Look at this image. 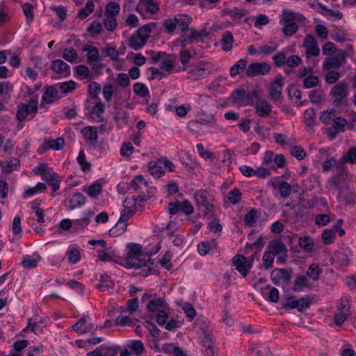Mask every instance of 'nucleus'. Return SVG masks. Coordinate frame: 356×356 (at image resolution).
I'll use <instances>...</instances> for the list:
<instances>
[{
	"mask_svg": "<svg viewBox=\"0 0 356 356\" xmlns=\"http://www.w3.org/2000/svg\"><path fill=\"white\" fill-rule=\"evenodd\" d=\"M127 253L124 259L125 266L128 268H142L148 264H152V254L143 252L142 246L138 243H130L127 245Z\"/></svg>",
	"mask_w": 356,
	"mask_h": 356,
	"instance_id": "nucleus-1",
	"label": "nucleus"
},
{
	"mask_svg": "<svg viewBox=\"0 0 356 356\" xmlns=\"http://www.w3.org/2000/svg\"><path fill=\"white\" fill-rule=\"evenodd\" d=\"M147 309L149 312L156 313V323L159 325L165 324L166 320L169 318V305L163 298L159 297L151 300L147 305Z\"/></svg>",
	"mask_w": 356,
	"mask_h": 356,
	"instance_id": "nucleus-2",
	"label": "nucleus"
},
{
	"mask_svg": "<svg viewBox=\"0 0 356 356\" xmlns=\"http://www.w3.org/2000/svg\"><path fill=\"white\" fill-rule=\"evenodd\" d=\"M348 94V84L344 81L340 82L331 89L330 95L333 98L332 104L340 112L347 111Z\"/></svg>",
	"mask_w": 356,
	"mask_h": 356,
	"instance_id": "nucleus-3",
	"label": "nucleus"
},
{
	"mask_svg": "<svg viewBox=\"0 0 356 356\" xmlns=\"http://www.w3.org/2000/svg\"><path fill=\"white\" fill-rule=\"evenodd\" d=\"M95 100V103L92 106L93 103L92 101L86 99L84 104V108L86 111V115L97 122H103L105 121V118L103 116L105 105L100 99Z\"/></svg>",
	"mask_w": 356,
	"mask_h": 356,
	"instance_id": "nucleus-4",
	"label": "nucleus"
},
{
	"mask_svg": "<svg viewBox=\"0 0 356 356\" xmlns=\"http://www.w3.org/2000/svg\"><path fill=\"white\" fill-rule=\"evenodd\" d=\"M196 204L203 209V213L208 214L213 209L214 197L212 194L206 190H198L194 193Z\"/></svg>",
	"mask_w": 356,
	"mask_h": 356,
	"instance_id": "nucleus-5",
	"label": "nucleus"
},
{
	"mask_svg": "<svg viewBox=\"0 0 356 356\" xmlns=\"http://www.w3.org/2000/svg\"><path fill=\"white\" fill-rule=\"evenodd\" d=\"M38 110V95L33 97L28 104L19 103L17 105L16 118L22 122L25 120L27 116L31 113H37Z\"/></svg>",
	"mask_w": 356,
	"mask_h": 356,
	"instance_id": "nucleus-6",
	"label": "nucleus"
},
{
	"mask_svg": "<svg viewBox=\"0 0 356 356\" xmlns=\"http://www.w3.org/2000/svg\"><path fill=\"white\" fill-rule=\"evenodd\" d=\"M181 38H184L185 42L193 43L202 41L203 38L208 36V32L205 29L200 31H196L193 28H188L181 32Z\"/></svg>",
	"mask_w": 356,
	"mask_h": 356,
	"instance_id": "nucleus-7",
	"label": "nucleus"
},
{
	"mask_svg": "<svg viewBox=\"0 0 356 356\" xmlns=\"http://www.w3.org/2000/svg\"><path fill=\"white\" fill-rule=\"evenodd\" d=\"M292 277V269L289 268H275L270 273L272 282L278 285L280 282L284 284H289Z\"/></svg>",
	"mask_w": 356,
	"mask_h": 356,
	"instance_id": "nucleus-8",
	"label": "nucleus"
},
{
	"mask_svg": "<svg viewBox=\"0 0 356 356\" xmlns=\"http://www.w3.org/2000/svg\"><path fill=\"white\" fill-rule=\"evenodd\" d=\"M183 70L186 71L189 74L188 79L193 81L204 79L209 74V70L202 65H189L188 66H185Z\"/></svg>",
	"mask_w": 356,
	"mask_h": 356,
	"instance_id": "nucleus-9",
	"label": "nucleus"
},
{
	"mask_svg": "<svg viewBox=\"0 0 356 356\" xmlns=\"http://www.w3.org/2000/svg\"><path fill=\"white\" fill-rule=\"evenodd\" d=\"M200 329L202 330V343L204 346L207 348L208 356H214V352L213 350V336L212 334V329L207 323L202 324Z\"/></svg>",
	"mask_w": 356,
	"mask_h": 356,
	"instance_id": "nucleus-10",
	"label": "nucleus"
},
{
	"mask_svg": "<svg viewBox=\"0 0 356 356\" xmlns=\"http://www.w3.org/2000/svg\"><path fill=\"white\" fill-rule=\"evenodd\" d=\"M270 70V66L266 62L253 63L250 64L246 70L245 74L248 77H254L257 75H264Z\"/></svg>",
	"mask_w": 356,
	"mask_h": 356,
	"instance_id": "nucleus-11",
	"label": "nucleus"
},
{
	"mask_svg": "<svg viewBox=\"0 0 356 356\" xmlns=\"http://www.w3.org/2000/svg\"><path fill=\"white\" fill-rule=\"evenodd\" d=\"M159 10V6L154 1H152L143 4H138V6L136 8V10L144 19L150 18V16L147 15V14L152 15L154 14H156Z\"/></svg>",
	"mask_w": 356,
	"mask_h": 356,
	"instance_id": "nucleus-12",
	"label": "nucleus"
},
{
	"mask_svg": "<svg viewBox=\"0 0 356 356\" xmlns=\"http://www.w3.org/2000/svg\"><path fill=\"white\" fill-rule=\"evenodd\" d=\"M284 86V79L280 75L270 85L268 94L272 100L277 101L282 97V88Z\"/></svg>",
	"mask_w": 356,
	"mask_h": 356,
	"instance_id": "nucleus-13",
	"label": "nucleus"
},
{
	"mask_svg": "<svg viewBox=\"0 0 356 356\" xmlns=\"http://www.w3.org/2000/svg\"><path fill=\"white\" fill-rule=\"evenodd\" d=\"M233 263L236 269L245 277L252 268L251 264L248 263V258L241 254H236L233 258Z\"/></svg>",
	"mask_w": 356,
	"mask_h": 356,
	"instance_id": "nucleus-14",
	"label": "nucleus"
},
{
	"mask_svg": "<svg viewBox=\"0 0 356 356\" xmlns=\"http://www.w3.org/2000/svg\"><path fill=\"white\" fill-rule=\"evenodd\" d=\"M304 47L306 49V55L307 58L317 56L320 54V49L318 47L317 42L312 35H307L305 38Z\"/></svg>",
	"mask_w": 356,
	"mask_h": 356,
	"instance_id": "nucleus-15",
	"label": "nucleus"
},
{
	"mask_svg": "<svg viewBox=\"0 0 356 356\" xmlns=\"http://www.w3.org/2000/svg\"><path fill=\"white\" fill-rule=\"evenodd\" d=\"M337 198L340 202L349 205L355 203L356 195L350 189V187L346 185L344 188H340Z\"/></svg>",
	"mask_w": 356,
	"mask_h": 356,
	"instance_id": "nucleus-16",
	"label": "nucleus"
},
{
	"mask_svg": "<svg viewBox=\"0 0 356 356\" xmlns=\"http://www.w3.org/2000/svg\"><path fill=\"white\" fill-rule=\"evenodd\" d=\"M305 19V17L301 14L296 13L292 10L285 8L282 10L280 23L296 22V21L302 22Z\"/></svg>",
	"mask_w": 356,
	"mask_h": 356,
	"instance_id": "nucleus-17",
	"label": "nucleus"
},
{
	"mask_svg": "<svg viewBox=\"0 0 356 356\" xmlns=\"http://www.w3.org/2000/svg\"><path fill=\"white\" fill-rule=\"evenodd\" d=\"M89 316H86L79 319L74 325L73 330L79 334H83L93 330L94 326L92 323H88Z\"/></svg>",
	"mask_w": 356,
	"mask_h": 356,
	"instance_id": "nucleus-18",
	"label": "nucleus"
},
{
	"mask_svg": "<svg viewBox=\"0 0 356 356\" xmlns=\"http://www.w3.org/2000/svg\"><path fill=\"white\" fill-rule=\"evenodd\" d=\"M51 70L56 73L62 74L64 76L70 75V67L60 59H56L51 62Z\"/></svg>",
	"mask_w": 356,
	"mask_h": 356,
	"instance_id": "nucleus-19",
	"label": "nucleus"
},
{
	"mask_svg": "<svg viewBox=\"0 0 356 356\" xmlns=\"http://www.w3.org/2000/svg\"><path fill=\"white\" fill-rule=\"evenodd\" d=\"M255 113L261 118L268 116L272 111V106L266 100H259L254 104Z\"/></svg>",
	"mask_w": 356,
	"mask_h": 356,
	"instance_id": "nucleus-20",
	"label": "nucleus"
},
{
	"mask_svg": "<svg viewBox=\"0 0 356 356\" xmlns=\"http://www.w3.org/2000/svg\"><path fill=\"white\" fill-rule=\"evenodd\" d=\"M268 248L270 250V252H272L275 256L283 255V257H285L287 252L285 245L279 240H271Z\"/></svg>",
	"mask_w": 356,
	"mask_h": 356,
	"instance_id": "nucleus-21",
	"label": "nucleus"
},
{
	"mask_svg": "<svg viewBox=\"0 0 356 356\" xmlns=\"http://www.w3.org/2000/svg\"><path fill=\"white\" fill-rule=\"evenodd\" d=\"M40 260L41 257L37 253L26 254L23 257L21 264L24 268L31 269L36 267Z\"/></svg>",
	"mask_w": 356,
	"mask_h": 356,
	"instance_id": "nucleus-22",
	"label": "nucleus"
},
{
	"mask_svg": "<svg viewBox=\"0 0 356 356\" xmlns=\"http://www.w3.org/2000/svg\"><path fill=\"white\" fill-rule=\"evenodd\" d=\"M65 255L70 264H75L81 260L80 249L75 245H71L66 251Z\"/></svg>",
	"mask_w": 356,
	"mask_h": 356,
	"instance_id": "nucleus-23",
	"label": "nucleus"
},
{
	"mask_svg": "<svg viewBox=\"0 0 356 356\" xmlns=\"http://www.w3.org/2000/svg\"><path fill=\"white\" fill-rule=\"evenodd\" d=\"M64 145V139L62 138H58L55 140H45L42 145V148L44 151H47L50 149L54 150H60L63 148Z\"/></svg>",
	"mask_w": 356,
	"mask_h": 356,
	"instance_id": "nucleus-24",
	"label": "nucleus"
},
{
	"mask_svg": "<svg viewBox=\"0 0 356 356\" xmlns=\"http://www.w3.org/2000/svg\"><path fill=\"white\" fill-rule=\"evenodd\" d=\"M58 91L54 86H47L44 90L42 101L46 104H52L57 99Z\"/></svg>",
	"mask_w": 356,
	"mask_h": 356,
	"instance_id": "nucleus-25",
	"label": "nucleus"
},
{
	"mask_svg": "<svg viewBox=\"0 0 356 356\" xmlns=\"http://www.w3.org/2000/svg\"><path fill=\"white\" fill-rule=\"evenodd\" d=\"M234 38L230 31H225L220 39L222 49L225 51H229L232 49Z\"/></svg>",
	"mask_w": 356,
	"mask_h": 356,
	"instance_id": "nucleus-26",
	"label": "nucleus"
},
{
	"mask_svg": "<svg viewBox=\"0 0 356 356\" xmlns=\"http://www.w3.org/2000/svg\"><path fill=\"white\" fill-rule=\"evenodd\" d=\"M86 197L81 193H75L70 200L69 210H73L83 206L86 203Z\"/></svg>",
	"mask_w": 356,
	"mask_h": 356,
	"instance_id": "nucleus-27",
	"label": "nucleus"
},
{
	"mask_svg": "<svg viewBox=\"0 0 356 356\" xmlns=\"http://www.w3.org/2000/svg\"><path fill=\"white\" fill-rule=\"evenodd\" d=\"M272 185L274 188H278L280 196L283 198H287L291 194L292 187L290 184L286 181L278 182L277 184L273 182Z\"/></svg>",
	"mask_w": 356,
	"mask_h": 356,
	"instance_id": "nucleus-28",
	"label": "nucleus"
},
{
	"mask_svg": "<svg viewBox=\"0 0 356 356\" xmlns=\"http://www.w3.org/2000/svg\"><path fill=\"white\" fill-rule=\"evenodd\" d=\"M113 286L114 282L108 274L102 275L99 278V284L96 285V287L102 291H106L108 289H113Z\"/></svg>",
	"mask_w": 356,
	"mask_h": 356,
	"instance_id": "nucleus-29",
	"label": "nucleus"
},
{
	"mask_svg": "<svg viewBox=\"0 0 356 356\" xmlns=\"http://www.w3.org/2000/svg\"><path fill=\"white\" fill-rule=\"evenodd\" d=\"M175 22L177 24V27H178L181 32L184 31L185 29L188 28L190 23L192 21V18L187 15L179 14L174 16Z\"/></svg>",
	"mask_w": 356,
	"mask_h": 356,
	"instance_id": "nucleus-30",
	"label": "nucleus"
},
{
	"mask_svg": "<svg viewBox=\"0 0 356 356\" xmlns=\"http://www.w3.org/2000/svg\"><path fill=\"white\" fill-rule=\"evenodd\" d=\"M84 138L90 141L93 145L96 144L97 139V127H86L81 130Z\"/></svg>",
	"mask_w": 356,
	"mask_h": 356,
	"instance_id": "nucleus-31",
	"label": "nucleus"
},
{
	"mask_svg": "<svg viewBox=\"0 0 356 356\" xmlns=\"http://www.w3.org/2000/svg\"><path fill=\"white\" fill-rule=\"evenodd\" d=\"M20 161L15 157H11L7 159L4 164L2 165V172L6 174L11 173L14 170H17L19 165Z\"/></svg>",
	"mask_w": 356,
	"mask_h": 356,
	"instance_id": "nucleus-32",
	"label": "nucleus"
},
{
	"mask_svg": "<svg viewBox=\"0 0 356 356\" xmlns=\"http://www.w3.org/2000/svg\"><path fill=\"white\" fill-rule=\"evenodd\" d=\"M318 12L327 17L335 18L337 19H341L343 17V14L341 11L329 9L321 3H318Z\"/></svg>",
	"mask_w": 356,
	"mask_h": 356,
	"instance_id": "nucleus-33",
	"label": "nucleus"
},
{
	"mask_svg": "<svg viewBox=\"0 0 356 356\" xmlns=\"http://www.w3.org/2000/svg\"><path fill=\"white\" fill-rule=\"evenodd\" d=\"M149 171L152 176L159 178L165 174V170L161 163H159V159L154 162L151 161L148 163Z\"/></svg>",
	"mask_w": 356,
	"mask_h": 356,
	"instance_id": "nucleus-34",
	"label": "nucleus"
},
{
	"mask_svg": "<svg viewBox=\"0 0 356 356\" xmlns=\"http://www.w3.org/2000/svg\"><path fill=\"white\" fill-rule=\"evenodd\" d=\"M319 184V177L312 174L306 179L302 181V186L305 190L312 191Z\"/></svg>",
	"mask_w": 356,
	"mask_h": 356,
	"instance_id": "nucleus-35",
	"label": "nucleus"
},
{
	"mask_svg": "<svg viewBox=\"0 0 356 356\" xmlns=\"http://www.w3.org/2000/svg\"><path fill=\"white\" fill-rule=\"evenodd\" d=\"M47 186L44 183L38 182L34 187L28 188L23 193L24 198H28L36 193L45 191Z\"/></svg>",
	"mask_w": 356,
	"mask_h": 356,
	"instance_id": "nucleus-36",
	"label": "nucleus"
},
{
	"mask_svg": "<svg viewBox=\"0 0 356 356\" xmlns=\"http://www.w3.org/2000/svg\"><path fill=\"white\" fill-rule=\"evenodd\" d=\"M311 285L305 276L299 275L294 281L292 290L295 292H301L303 291V288L309 287Z\"/></svg>",
	"mask_w": 356,
	"mask_h": 356,
	"instance_id": "nucleus-37",
	"label": "nucleus"
},
{
	"mask_svg": "<svg viewBox=\"0 0 356 356\" xmlns=\"http://www.w3.org/2000/svg\"><path fill=\"white\" fill-rule=\"evenodd\" d=\"M82 50L85 52H88L86 55L88 63H93L95 60H98L99 54L95 47L86 44L83 47Z\"/></svg>",
	"mask_w": 356,
	"mask_h": 356,
	"instance_id": "nucleus-38",
	"label": "nucleus"
},
{
	"mask_svg": "<svg viewBox=\"0 0 356 356\" xmlns=\"http://www.w3.org/2000/svg\"><path fill=\"white\" fill-rule=\"evenodd\" d=\"M288 93L291 98H296V101L295 102L296 106L304 105L307 101L301 102V91L299 89V87L296 85H292L289 86L288 89Z\"/></svg>",
	"mask_w": 356,
	"mask_h": 356,
	"instance_id": "nucleus-39",
	"label": "nucleus"
},
{
	"mask_svg": "<svg viewBox=\"0 0 356 356\" xmlns=\"http://www.w3.org/2000/svg\"><path fill=\"white\" fill-rule=\"evenodd\" d=\"M146 41L144 38L136 35H132L129 40V47L134 50H139L143 48L145 44Z\"/></svg>",
	"mask_w": 356,
	"mask_h": 356,
	"instance_id": "nucleus-40",
	"label": "nucleus"
},
{
	"mask_svg": "<svg viewBox=\"0 0 356 356\" xmlns=\"http://www.w3.org/2000/svg\"><path fill=\"white\" fill-rule=\"evenodd\" d=\"M259 217V212L255 209H250L244 217V222L245 225L252 227H253L257 221V219Z\"/></svg>",
	"mask_w": 356,
	"mask_h": 356,
	"instance_id": "nucleus-41",
	"label": "nucleus"
},
{
	"mask_svg": "<svg viewBox=\"0 0 356 356\" xmlns=\"http://www.w3.org/2000/svg\"><path fill=\"white\" fill-rule=\"evenodd\" d=\"M127 347L130 351L136 355H140L145 352V346L140 340H131L129 342Z\"/></svg>",
	"mask_w": 356,
	"mask_h": 356,
	"instance_id": "nucleus-42",
	"label": "nucleus"
},
{
	"mask_svg": "<svg viewBox=\"0 0 356 356\" xmlns=\"http://www.w3.org/2000/svg\"><path fill=\"white\" fill-rule=\"evenodd\" d=\"M248 60L245 58L239 59L230 69L229 74L232 77H235L241 73V70L247 69Z\"/></svg>",
	"mask_w": 356,
	"mask_h": 356,
	"instance_id": "nucleus-43",
	"label": "nucleus"
},
{
	"mask_svg": "<svg viewBox=\"0 0 356 356\" xmlns=\"http://www.w3.org/2000/svg\"><path fill=\"white\" fill-rule=\"evenodd\" d=\"M343 164L356 163V147H351L341 158Z\"/></svg>",
	"mask_w": 356,
	"mask_h": 356,
	"instance_id": "nucleus-44",
	"label": "nucleus"
},
{
	"mask_svg": "<svg viewBox=\"0 0 356 356\" xmlns=\"http://www.w3.org/2000/svg\"><path fill=\"white\" fill-rule=\"evenodd\" d=\"M97 257L102 261H109L113 259L114 255L113 251L106 246H102V248L97 250Z\"/></svg>",
	"mask_w": 356,
	"mask_h": 356,
	"instance_id": "nucleus-45",
	"label": "nucleus"
},
{
	"mask_svg": "<svg viewBox=\"0 0 356 356\" xmlns=\"http://www.w3.org/2000/svg\"><path fill=\"white\" fill-rule=\"evenodd\" d=\"M341 164L343 163L341 159L339 160H337L334 157L327 158L322 163V170L323 172H328L334 168H336L338 165Z\"/></svg>",
	"mask_w": 356,
	"mask_h": 356,
	"instance_id": "nucleus-46",
	"label": "nucleus"
},
{
	"mask_svg": "<svg viewBox=\"0 0 356 356\" xmlns=\"http://www.w3.org/2000/svg\"><path fill=\"white\" fill-rule=\"evenodd\" d=\"M312 305V298L309 296H303L297 299V310L299 312H304L308 309Z\"/></svg>",
	"mask_w": 356,
	"mask_h": 356,
	"instance_id": "nucleus-47",
	"label": "nucleus"
},
{
	"mask_svg": "<svg viewBox=\"0 0 356 356\" xmlns=\"http://www.w3.org/2000/svg\"><path fill=\"white\" fill-rule=\"evenodd\" d=\"M45 181L51 186L52 193L51 195L54 197L56 195L54 193L60 188V179L58 178L57 174L54 172L51 176L48 177Z\"/></svg>",
	"mask_w": 356,
	"mask_h": 356,
	"instance_id": "nucleus-48",
	"label": "nucleus"
},
{
	"mask_svg": "<svg viewBox=\"0 0 356 356\" xmlns=\"http://www.w3.org/2000/svg\"><path fill=\"white\" fill-rule=\"evenodd\" d=\"M330 38L337 42H346L348 40L346 33L338 27L334 28L332 33L330 34Z\"/></svg>",
	"mask_w": 356,
	"mask_h": 356,
	"instance_id": "nucleus-49",
	"label": "nucleus"
},
{
	"mask_svg": "<svg viewBox=\"0 0 356 356\" xmlns=\"http://www.w3.org/2000/svg\"><path fill=\"white\" fill-rule=\"evenodd\" d=\"M278 47V44L273 41H270L268 43L262 44L259 47V54L268 55L275 51Z\"/></svg>",
	"mask_w": 356,
	"mask_h": 356,
	"instance_id": "nucleus-50",
	"label": "nucleus"
},
{
	"mask_svg": "<svg viewBox=\"0 0 356 356\" xmlns=\"http://www.w3.org/2000/svg\"><path fill=\"white\" fill-rule=\"evenodd\" d=\"M127 224H122L118 220L115 225L109 229L108 234L111 237H116L122 235L127 229Z\"/></svg>",
	"mask_w": 356,
	"mask_h": 356,
	"instance_id": "nucleus-51",
	"label": "nucleus"
},
{
	"mask_svg": "<svg viewBox=\"0 0 356 356\" xmlns=\"http://www.w3.org/2000/svg\"><path fill=\"white\" fill-rule=\"evenodd\" d=\"M23 13L26 17V22L31 24L34 19L33 6L31 3H26L22 6Z\"/></svg>",
	"mask_w": 356,
	"mask_h": 356,
	"instance_id": "nucleus-52",
	"label": "nucleus"
},
{
	"mask_svg": "<svg viewBox=\"0 0 356 356\" xmlns=\"http://www.w3.org/2000/svg\"><path fill=\"white\" fill-rule=\"evenodd\" d=\"M134 92L141 97H145L149 95L147 87L143 83L136 82L133 86Z\"/></svg>",
	"mask_w": 356,
	"mask_h": 356,
	"instance_id": "nucleus-53",
	"label": "nucleus"
},
{
	"mask_svg": "<svg viewBox=\"0 0 356 356\" xmlns=\"http://www.w3.org/2000/svg\"><path fill=\"white\" fill-rule=\"evenodd\" d=\"M280 24L284 25L282 32L286 36L291 37L298 30V25L296 22Z\"/></svg>",
	"mask_w": 356,
	"mask_h": 356,
	"instance_id": "nucleus-54",
	"label": "nucleus"
},
{
	"mask_svg": "<svg viewBox=\"0 0 356 356\" xmlns=\"http://www.w3.org/2000/svg\"><path fill=\"white\" fill-rule=\"evenodd\" d=\"M175 17L168 18L163 21V31L168 34H172L177 28V24L175 22Z\"/></svg>",
	"mask_w": 356,
	"mask_h": 356,
	"instance_id": "nucleus-55",
	"label": "nucleus"
},
{
	"mask_svg": "<svg viewBox=\"0 0 356 356\" xmlns=\"http://www.w3.org/2000/svg\"><path fill=\"white\" fill-rule=\"evenodd\" d=\"M227 198L232 204L239 203L242 199V193L238 188H234L227 193Z\"/></svg>",
	"mask_w": 356,
	"mask_h": 356,
	"instance_id": "nucleus-56",
	"label": "nucleus"
},
{
	"mask_svg": "<svg viewBox=\"0 0 356 356\" xmlns=\"http://www.w3.org/2000/svg\"><path fill=\"white\" fill-rule=\"evenodd\" d=\"M342 66L341 63L335 57H327L323 62V69L330 70L331 68H338Z\"/></svg>",
	"mask_w": 356,
	"mask_h": 356,
	"instance_id": "nucleus-57",
	"label": "nucleus"
},
{
	"mask_svg": "<svg viewBox=\"0 0 356 356\" xmlns=\"http://www.w3.org/2000/svg\"><path fill=\"white\" fill-rule=\"evenodd\" d=\"M196 148L197 150V152L202 158H204V159L213 161L215 159V156L213 153L206 150L204 149V145L202 143H198L196 145Z\"/></svg>",
	"mask_w": 356,
	"mask_h": 356,
	"instance_id": "nucleus-58",
	"label": "nucleus"
},
{
	"mask_svg": "<svg viewBox=\"0 0 356 356\" xmlns=\"http://www.w3.org/2000/svg\"><path fill=\"white\" fill-rule=\"evenodd\" d=\"M321 273V270L318 265L314 263L309 266L307 271V275L313 280L316 281L318 280Z\"/></svg>",
	"mask_w": 356,
	"mask_h": 356,
	"instance_id": "nucleus-59",
	"label": "nucleus"
},
{
	"mask_svg": "<svg viewBox=\"0 0 356 356\" xmlns=\"http://www.w3.org/2000/svg\"><path fill=\"white\" fill-rule=\"evenodd\" d=\"M316 113L314 108H310L307 109L304 113L305 122L309 127H312L314 125V119Z\"/></svg>",
	"mask_w": 356,
	"mask_h": 356,
	"instance_id": "nucleus-60",
	"label": "nucleus"
},
{
	"mask_svg": "<svg viewBox=\"0 0 356 356\" xmlns=\"http://www.w3.org/2000/svg\"><path fill=\"white\" fill-rule=\"evenodd\" d=\"M63 58L68 62L74 63L78 58V54L74 48H66L63 52Z\"/></svg>",
	"mask_w": 356,
	"mask_h": 356,
	"instance_id": "nucleus-61",
	"label": "nucleus"
},
{
	"mask_svg": "<svg viewBox=\"0 0 356 356\" xmlns=\"http://www.w3.org/2000/svg\"><path fill=\"white\" fill-rule=\"evenodd\" d=\"M95 5L92 0H89L87 1L86 5L84 8H82L79 13L78 15L81 19H83L86 17H88L90 14H91L94 10Z\"/></svg>",
	"mask_w": 356,
	"mask_h": 356,
	"instance_id": "nucleus-62",
	"label": "nucleus"
},
{
	"mask_svg": "<svg viewBox=\"0 0 356 356\" xmlns=\"http://www.w3.org/2000/svg\"><path fill=\"white\" fill-rule=\"evenodd\" d=\"M335 234L334 229H325L321 235L322 241L326 245L332 244L334 242Z\"/></svg>",
	"mask_w": 356,
	"mask_h": 356,
	"instance_id": "nucleus-63",
	"label": "nucleus"
},
{
	"mask_svg": "<svg viewBox=\"0 0 356 356\" xmlns=\"http://www.w3.org/2000/svg\"><path fill=\"white\" fill-rule=\"evenodd\" d=\"M102 191V184L95 182L90 185L87 190V193L90 197H96L99 195Z\"/></svg>",
	"mask_w": 356,
	"mask_h": 356,
	"instance_id": "nucleus-64",
	"label": "nucleus"
}]
</instances>
